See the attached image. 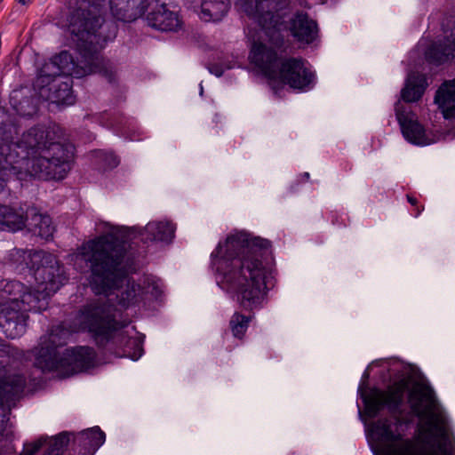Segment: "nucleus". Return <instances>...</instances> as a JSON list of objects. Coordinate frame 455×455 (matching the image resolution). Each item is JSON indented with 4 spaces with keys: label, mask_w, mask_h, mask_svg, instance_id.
<instances>
[{
    "label": "nucleus",
    "mask_w": 455,
    "mask_h": 455,
    "mask_svg": "<svg viewBox=\"0 0 455 455\" xmlns=\"http://www.w3.org/2000/svg\"><path fill=\"white\" fill-rule=\"evenodd\" d=\"M251 316H247L240 312H235L230 318L229 327L235 338L242 339L251 321Z\"/></svg>",
    "instance_id": "obj_29"
},
{
    "label": "nucleus",
    "mask_w": 455,
    "mask_h": 455,
    "mask_svg": "<svg viewBox=\"0 0 455 455\" xmlns=\"http://www.w3.org/2000/svg\"><path fill=\"white\" fill-rule=\"evenodd\" d=\"M64 178H65V176H64V175H60L58 179H59V180H61V179H64Z\"/></svg>",
    "instance_id": "obj_41"
},
{
    "label": "nucleus",
    "mask_w": 455,
    "mask_h": 455,
    "mask_svg": "<svg viewBox=\"0 0 455 455\" xmlns=\"http://www.w3.org/2000/svg\"><path fill=\"white\" fill-rule=\"evenodd\" d=\"M305 176L307 177V179L309 178V173L308 172H305Z\"/></svg>",
    "instance_id": "obj_42"
},
{
    "label": "nucleus",
    "mask_w": 455,
    "mask_h": 455,
    "mask_svg": "<svg viewBox=\"0 0 455 455\" xmlns=\"http://www.w3.org/2000/svg\"><path fill=\"white\" fill-rule=\"evenodd\" d=\"M63 131L59 127V140ZM76 147L71 142L50 140L40 156L34 160L32 171H52V166L60 168V171H71L75 163Z\"/></svg>",
    "instance_id": "obj_11"
},
{
    "label": "nucleus",
    "mask_w": 455,
    "mask_h": 455,
    "mask_svg": "<svg viewBox=\"0 0 455 455\" xmlns=\"http://www.w3.org/2000/svg\"><path fill=\"white\" fill-rule=\"evenodd\" d=\"M6 132L5 124L4 121L0 123V134L4 133Z\"/></svg>",
    "instance_id": "obj_37"
},
{
    "label": "nucleus",
    "mask_w": 455,
    "mask_h": 455,
    "mask_svg": "<svg viewBox=\"0 0 455 455\" xmlns=\"http://www.w3.org/2000/svg\"><path fill=\"white\" fill-rule=\"evenodd\" d=\"M10 103L17 114L21 116L32 117L38 110L36 99L33 96H22L21 91L12 92Z\"/></svg>",
    "instance_id": "obj_26"
},
{
    "label": "nucleus",
    "mask_w": 455,
    "mask_h": 455,
    "mask_svg": "<svg viewBox=\"0 0 455 455\" xmlns=\"http://www.w3.org/2000/svg\"><path fill=\"white\" fill-rule=\"evenodd\" d=\"M11 169L12 171H18L15 166H12ZM19 171H21V169H20Z\"/></svg>",
    "instance_id": "obj_40"
},
{
    "label": "nucleus",
    "mask_w": 455,
    "mask_h": 455,
    "mask_svg": "<svg viewBox=\"0 0 455 455\" xmlns=\"http://www.w3.org/2000/svg\"><path fill=\"white\" fill-rule=\"evenodd\" d=\"M292 37L300 44H311L318 36V24L307 12L297 11L287 21Z\"/></svg>",
    "instance_id": "obj_15"
},
{
    "label": "nucleus",
    "mask_w": 455,
    "mask_h": 455,
    "mask_svg": "<svg viewBox=\"0 0 455 455\" xmlns=\"http://www.w3.org/2000/svg\"><path fill=\"white\" fill-rule=\"evenodd\" d=\"M75 265L84 262L90 268L88 281L97 295L116 296L123 308L146 305V291L140 283L128 278L129 264L124 244L108 235L84 242L74 255Z\"/></svg>",
    "instance_id": "obj_5"
},
{
    "label": "nucleus",
    "mask_w": 455,
    "mask_h": 455,
    "mask_svg": "<svg viewBox=\"0 0 455 455\" xmlns=\"http://www.w3.org/2000/svg\"><path fill=\"white\" fill-rule=\"evenodd\" d=\"M435 103L445 119H455V78L445 80L436 90Z\"/></svg>",
    "instance_id": "obj_20"
},
{
    "label": "nucleus",
    "mask_w": 455,
    "mask_h": 455,
    "mask_svg": "<svg viewBox=\"0 0 455 455\" xmlns=\"http://www.w3.org/2000/svg\"><path fill=\"white\" fill-rule=\"evenodd\" d=\"M413 413L425 419L418 429V447L412 438L406 437L407 423L399 416L379 419L371 427L377 444L375 455H454L451 451V428L440 408L435 390L425 382L416 381L411 389L406 379L390 384L386 390L372 388L363 396L366 411L375 417L383 409L396 413L403 403L405 393Z\"/></svg>",
    "instance_id": "obj_1"
},
{
    "label": "nucleus",
    "mask_w": 455,
    "mask_h": 455,
    "mask_svg": "<svg viewBox=\"0 0 455 455\" xmlns=\"http://www.w3.org/2000/svg\"><path fill=\"white\" fill-rule=\"evenodd\" d=\"M455 58V33L451 38L445 37L443 41L432 43L425 52V59L427 63L435 66L444 64Z\"/></svg>",
    "instance_id": "obj_18"
},
{
    "label": "nucleus",
    "mask_w": 455,
    "mask_h": 455,
    "mask_svg": "<svg viewBox=\"0 0 455 455\" xmlns=\"http://www.w3.org/2000/svg\"><path fill=\"white\" fill-rule=\"evenodd\" d=\"M406 198L408 203L414 208L411 214L416 218L419 217V214L423 212L424 206L419 204L418 199L411 195H407Z\"/></svg>",
    "instance_id": "obj_33"
},
{
    "label": "nucleus",
    "mask_w": 455,
    "mask_h": 455,
    "mask_svg": "<svg viewBox=\"0 0 455 455\" xmlns=\"http://www.w3.org/2000/svg\"><path fill=\"white\" fill-rule=\"evenodd\" d=\"M154 4L148 0H129V10L136 13L135 20L148 12Z\"/></svg>",
    "instance_id": "obj_32"
},
{
    "label": "nucleus",
    "mask_w": 455,
    "mask_h": 455,
    "mask_svg": "<svg viewBox=\"0 0 455 455\" xmlns=\"http://www.w3.org/2000/svg\"><path fill=\"white\" fill-rule=\"evenodd\" d=\"M175 225L170 220L150 221L141 233L142 240L148 242L170 243L174 237Z\"/></svg>",
    "instance_id": "obj_21"
},
{
    "label": "nucleus",
    "mask_w": 455,
    "mask_h": 455,
    "mask_svg": "<svg viewBox=\"0 0 455 455\" xmlns=\"http://www.w3.org/2000/svg\"><path fill=\"white\" fill-rule=\"evenodd\" d=\"M207 68L211 74L218 77L221 76L225 71V68L220 63H209Z\"/></svg>",
    "instance_id": "obj_34"
},
{
    "label": "nucleus",
    "mask_w": 455,
    "mask_h": 455,
    "mask_svg": "<svg viewBox=\"0 0 455 455\" xmlns=\"http://www.w3.org/2000/svg\"><path fill=\"white\" fill-rule=\"evenodd\" d=\"M71 441V434L62 432L54 438L40 437L35 442L25 443L20 455H60L64 448ZM13 449L9 448L7 453L0 452V455H12Z\"/></svg>",
    "instance_id": "obj_14"
},
{
    "label": "nucleus",
    "mask_w": 455,
    "mask_h": 455,
    "mask_svg": "<svg viewBox=\"0 0 455 455\" xmlns=\"http://www.w3.org/2000/svg\"><path fill=\"white\" fill-rule=\"evenodd\" d=\"M94 156L106 169L113 170L120 164V157L114 151L98 149L94 151Z\"/></svg>",
    "instance_id": "obj_31"
},
{
    "label": "nucleus",
    "mask_w": 455,
    "mask_h": 455,
    "mask_svg": "<svg viewBox=\"0 0 455 455\" xmlns=\"http://www.w3.org/2000/svg\"><path fill=\"white\" fill-rule=\"evenodd\" d=\"M230 8L228 0H202L201 19L206 22L220 21Z\"/></svg>",
    "instance_id": "obj_25"
},
{
    "label": "nucleus",
    "mask_w": 455,
    "mask_h": 455,
    "mask_svg": "<svg viewBox=\"0 0 455 455\" xmlns=\"http://www.w3.org/2000/svg\"><path fill=\"white\" fill-rule=\"evenodd\" d=\"M211 266L218 285L247 311L262 308L276 284L271 243L244 232L220 243L211 253Z\"/></svg>",
    "instance_id": "obj_3"
},
{
    "label": "nucleus",
    "mask_w": 455,
    "mask_h": 455,
    "mask_svg": "<svg viewBox=\"0 0 455 455\" xmlns=\"http://www.w3.org/2000/svg\"><path fill=\"white\" fill-rule=\"evenodd\" d=\"M23 173H24V172H17V174H23ZM28 173L31 177H35V176H36V174L37 172H35V173H33V172H28Z\"/></svg>",
    "instance_id": "obj_39"
},
{
    "label": "nucleus",
    "mask_w": 455,
    "mask_h": 455,
    "mask_svg": "<svg viewBox=\"0 0 455 455\" xmlns=\"http://www.w3.org/2000/svg\"><path fill=\"white\" fill-rule=\"evenodd\" d=\"M26 226V216L22 209L0 204V230L17 232Z\"/></svg>",
    "instance_id": "obj_23"
},
{
    "label": "nucleus",
    "mask_w": 455,
    "mask_h": 455,
    "mask_svg": "<svg viewBox=\"0 0 455 455\" xmlns=\"http://www.w3.org/2000/svg\"><path fill=\"white\" fill-rule=\"evenodd\" d=\"M395 113L401 132L404 139L417 146H426L432 142L426 133V129L418 120L417 114L397 100L395 103Z\"/></svg>",
    "instance_id": "obj_12"
},
{
    "label": "nucleus",
    "mask_w": 455,
    "mask_h": 455,
    "mask_svg": "<svg viewBox=\"0 0 455 455\" xmlns=\"http://www.w3.org/2000/svg\"><path fill=\"white\" fill-rule=\"evenodd\" d=\"M19 4L22 5H28L32 3L33 0H16Z\"/></svg>",
    "instance_id": "obj_36"
},
{
    "label": "nucleus",
    "mask_w": 455,
    "mask_h": 455,
    "mask_svg": "<svg viewBox=\"0 0 455 455\" xmlns=\"http://www.w3.org/2000/svg\"><path fill=\"white\" fill-rule=\"evenodd\" d=\"M71 437L72 449L78 455H94L106 440L105 433L99 427L71 434Z\"/></svg>",
    "instance_id": "obj_16"
},
{
    "label": "nucleus",
    "mask_w": 455,
    "mask_h": 455,
    "mask_svg": "<svg viewBox=\"0 0 455 455\" xmlns=\"http://www.w3.org/2000/svg\"><path fill=\"white\" fill-rule=\"evenodd\" d=\"M56 137V132L52 130H50L49 127H46L43 124H37L22 134L20 142L25 145L27 148L39 151L40 154L46 148L47 144L50 140H54Z\"/></svg>",
    "instance_id": "obj_19"
},
{
    "label": "nucleus",
    "mask_w": 455,
    "mask_h": 455,
    "mask_svg": "<svg viewBox=\"0 0 455 455\" xmlns=\"http://www.w3.org/2000/svg\"><path fill=\"white\" fill-rule=\"evenodd\" d=\"M20 209L23 210L26 220H28V214L33 215L31 218L32 225L37 229L39 236L46 240L52 236L54 227L52 226V218L49 215L37 213L35 207L27 209L26 211L22 207H20L18 210Z\"/></svg>",
    "instance_id": "obj_27"
},
{
    "label": "nucleus",
    "mask_w": 455,
    "mask_h": 455,
    "mask_svg": "<svg viewBox=\"0 0 455 455\" xmlns=\"http://www.w3.org/2000/svg\"><path fill=\"white\" fill-rule=\"evenodd\" d=\"M77 62L68 51H61L45 61L38 72L36 86L46 100L62 106L76 103L73 78L76 76Z\"/></svg>",
    "instance_id": "obj_7"
},
{
    "label": "nucleus",
    "mask_w": 455,
    "mask_h": 455,
    "mask_svg": "<svg viewBox=\"0 0 455 455\" xmlns=\"http://www.w3.org/2000/svg\"><path fill=\"white\" fill-rule=\"evenodd\" d=\"M102 124L113 130L116 133L134 140L136 137L135 121L123 112L105 110L101 115Z\"/></svg>",
    "instance_id": "obj_17"
},
{
    "label": "nucleus",
    "mask_w": 455,
    "mask_h": 455,
    "mask_svg": "<svg viewBox=\"0 0 455 455\" xmlns=\"http://www.w3.org/2000/svg\"><path fill=\"white\" fill-rule=\"evenodd\" d=\"M105 0H80L77 8L69 18L68 30L76 41V48L84 65L95 62L100 58L96 44L108 37L102 36Z\"/></svg>",
    "instance_id": "obj_8"
},
{
    "label": "nucleus",
    "mask_w": 455,
    "mask_h": 455,
    "mask_svg": "<svg viewBox=\"0 0 455 455\" xmlns=\"http://www.w3.org/2000/svg\"><path fill=\"white\" fill-rule=\"evenodd\" d=\"M77 68L78 69H76V72H75L76 78H81L92 74H98L101 77L107 79L109 84H115L116 82V71L113 65L109 61L102 60V59L83 66H80L77 63Z\"/></svg>",
    "instance_id": "obj_24"
},
{
    "label": "nucleus",
    "mask_w": 455,
    "mask_h": 455,
    "mask_svg": "<svg viewBox=\"0 0 455 455\" xmlns=\"http://www.w3.org/2000/svg\"><path fill=\"white\" fill-rule=\"evenodd\" d=\"M147 13L148 25L162 32H178L183 26L179 12L171 10L168 4L154 2Z\"/></svg>",
    "instance_id": "obj_13"
},
{
    "label": "nucleus",
    "mask_w": 455,
    "mask_h": 455,
    "mask_svg": "<svg viewBox=\"0 0 455 455\" xmlns=\"http://www.w3.org/2000/svg\"><path fill=\"white\" fill-rule=\"evenodd\" d=\"M252 46L249 60L274 85L275 92L285 85L298 92H307L316 84L315 71L307 66V61L301 57L279 56L276 50L260 41L259 33L251 34Z\"/></svg>",
    "instance_id": "obj_6"
},
{
    "label": "nucleus",
    "mask_w": 455,
    "mask_h": 455,
    "mask_svg": "<svg viewBox=\"0 0 455 455\" xmlns=\"http://www.w3.org/2000/svg\"><path fill=\"white\" fill-rule=\"evenodd\" d=\"M249 12L248 7L246 12L249 15H252L259 26V28H250L247 33V39L250 45L252 46L251 34L253 32L259 33L260 41L263 42V35L267 37L270 44L278 50L285 48L284 36L283 31H289L287 21L283 20V16L280 13L279 2L276 0H256L255 5L250 3ZM251 47H250L251 49Z\"/></svg>",
    "instance_id": "obj_9"
},
{
    "label": "nucleus",
    "mask_w": 455,
    "mask_h": 455,
    "mask_svg": "<svg viewBox=\"0 0 455 455\" xmlns=\"http://www.w3.org/2000/svg\"><path fill=\"white\" fill-rule=\"evenodd\" d=\"M109 6L112 16L123 22H132L135 20L136 13L129 10V0H109Z\"/></svg>",
    "instance_id": "obj_28"
},
{
    "label": "nucleus",
    "mask_w": 455,
    "mask_h": 455,
    "mask_svg": "<svg viewBox=\"0 0 455 455\" xmlns=\"http://www.w3.org/2000/svg\"><path fill=\"white\" fill-rule=\"evenodd\" d=\"M4 185H5V183H4V179L0 178V192L4 189Z\"/></svg>",
    "instance_id": "obj_38"
},
{
    "label": "nucleus",
    "mask_w": 455,
    "mask_h": 455,
    "mask_svg": "<svg viewBox=\"0 0 455 455\" xmlns=\"http://www.w3.org/2000/svg\"><path fill=\"white\" fill-rule=\"evenodd\" d=\"M12 348L4 340H0V407L2 408L3 424L8 420L11 407L19 400L26 387L24 375L12 372L10 369Z\"/></svg>",
    "instance_id": "obj_10"
},
{
    "label": "nucleus",
    "mask_w": 455,
    "mask_h": 455,
    "mask_svg": "<svg viewBox=\"0 0 455 455\" xmlns=\"http://www.w3.org/2000/svg\"><path fill=\"white\" fill-rule=\"evenodd\" d=\"M427 86L424 74L411 72L408 75L404 87L401 91V100L406 103L416 102L421 99Z\"/></svg>",
    "instance_id": "obj_22"
},
{
    "label": "nucleus",
    "mask_w": 455,
    "mask_h": 455,
    "mask_svg": "<svg viewBox=\"0 0 455 455\" xmlns=\"http://www.w3.org/2000/svg\"><path fill=\"white\" fill-rule=\"evenodd\" d=\"M4 146L0 144V171H10L4 164H7V156L4 152Z\"/></svg>",
    "instance_id": "obj_35"
},
{
    "label": "nucleus",
    "mask_w": 455,
    "mask_h": 455,
    "mask_svg": "<svg viewBox=\"0 0 455 455\" xmlns=\"http://www.w3.org/2000/svg\"><path fill=\"white\" fill-rule=\"evenodd\" d=\"M124 326L116 320L115 307L107 299L89 300L77 310L68 326L65 323L54 326L48 335L41 338L34 350L35 366L43 372H56L61 377L93 368L97 361L93 347L76 346L60 351L68 338L78 332L89 333L106 353L136 361L143 355V340L130 338L123 330Z\"/></svg>",
    "instance_id": "obj_2"
},
{
    "label": "nucleus",
    "mask_w": 455,
    "mask_h": 455,
    "mask_svg": "<svg viewBox=\"0 0 455 455\" xmlns=\"http://www.w3.org/2000/svg\"><path fill=\"white\" fill-rule=\"evenodd\" d=\"M28 254L26 265L34 269L35 287L14 280L0 281V329L9 339L22 336L28 326V312H42L49 299L65 284L68 278L56 257L44 251H22Z\"/></svg>",
    "instance_id": "obj_4"
},
{
    "label": "nucleus",
    "mask_w": 455,
    "mask_h": 455,
    "mask_svg": "<svg viewBox=\"0 0 455 455\" xmlns=\"http://www.w3.org/2000/svg\"><path fill=\"white\" fill-rule=\"evenodd\" d=\"M140 284L141 288L146 291V300L148 299V294H150L152 298L157 299L163 292L162 281L155 276H144Z\"/></svg>",
    "instance_id": "obj_30"
}]
</instances>
